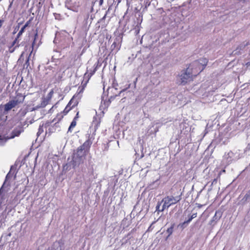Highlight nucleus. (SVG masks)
I'll use <instances>...</instances> for the list:
<instances>
[{"instance_id":"obj_1","label":"nucleus","mask_w":250,"mask_h":250,"mask_svg":"<svg viewBox=\"0 0 250 250\" xmlns=\"http://www.w3.org/2000/svg\"><path fill=\"white\" fill-rule=\"evenodd\" d=\"M94 139L93 134L89 135L88 139L82 146L78 147L76 151L73 153L72 158H68L67 163L63 166V168L69 170L71 167L75 168L83 163L86 155L89 152Z\"/></svg>"},{"instance_id":"obj_2","label":"nucleus","mask_w":250,"mask_h":250,"mask_svg":"<svg viewBox=\"0 0 250 250\" xmlns=\"http://www.w3.org/2000/svg\"><path fill=\"white\" fill-rule=\"evenodd\" d=\"M198 74L195 72L190 65L186 69L181 72L179 76V81L181 84L185 85L187 83L193 80V77Z\"/></svg>"},{"instance_id":"obj_3","label":"nucleus","mask_w":250,"mask_h":250,"mask_svg":"<svg viewBox=\"0 0 250 250\" xmlns=\"http://www.w3.org/2000/svg\"><path fill=\"white\" fill-rule=\"evenodd\" d=\"M208 61L206 58H202L191 63L189 65L198 74L205 68Z\"/></svg>"},{"instance_id":"obj_4","label":"nucleus","mask_w":250,"mask_h":250,"mask_svg":"<svg viewBox=\"0 0 250 250\" xmlns=\"http://www.w3.org/2000/svg\"><path fill=\"white\" fill-rule=\"evenodd\" d=\"M181 199L180 196L173 197V196H167L164 198L162 202L164 203L161 211H164L166 208H168L170 206L176 204Z\"/></svg>"},{"instance_id":"obj_5","label":"nucleus","mask_w":250,"mask_h":250,"mask_svg":"<svg viewBox=\"0 0 250 250\" xmlns=\"http://www.w3.org/2000/svg\"><path fill=\"white\" fill-rule=\"evenodd\" d=\"M241 158L239 150L229 151L224 156V159H226L228 164L235 161Z\"/></svg>"},{"instance_id":"obj_6","label":"nucleus","mask_w":250,"mask_h":250,"mask_svg":"<svg viewBox=\"0 0 250 250\" xmlns=\"http://www.w3.org/2000/svg\"><path fill=\"white\" fill-rule=\"evenodd\" d=\"M17 97L19 98L17 99L10 101L4 105V110L8 111L13 107H15L19 104L22 103L24 100V96H22L21 94H18Z\"/></svg>"},{"instance_id":"obj_7","label":"nucleus","mask_w":250,"mask_h":250,"mask_svg":"<svg viewBox=\"0 0 250 250\" xmlns=\"http://www.w3.org/2000/svg\"><path fill=\"white\" fill-rule=\"evenodd\" d=\"M65 7L73 12H78L80 6V2L72 0H66L64 2Z\"/></svg>"},{"instance_id":"obj_8","label":"nucleus","mask_w":250,"mask_h":250,"mask_svg":"<svg viewBox=\"0 0 250 250\" xmlns=\"http://www.w3.org/2000/svg\"><path fill=\"white\" fill-rule=\"evenodd\" d=\"M102 64V60L99 59L97 61V62L94 64L93 66V69H89L87 70V72L85 73V75L86 74H88V76L89 77H91L95 73V72L97 70V69L100 67Z\"/></svg>"},{"instance_id":"obj_9","label":"nucleus","mask_w":250,"mask_h":250,"mask_svg":"<svg viewBox=\"0 0 250 250\" xmlns=\"http://www.w3.org/2000/svg\"><path fill=\"white\" fill-rule=\"evenodd\" d=\"M77 61V59L76 56H71L67 58L65 62V67L66 69H69L76 64V62Z\"/></svg>"},{"instance_id":"obj_10","label":"nucleus","mask_w":250,"mask_h":250,"mask_svg":"<svg viewBox=\"0 0 250 250\" xmlns=\"http://www.w3.org/2000/svg\"><path fill=\"white\" fill-rule=\"evenodd\" d=\"M100 123V119L97 116H94L93 117V120L91 126L90 127V129L92 130H93L94 132H95L99 126Z\"/></svg>"},{"instance_id":"obj_11","label":"nucleus","mask_w":250,"mask_h":250,"mask_svg":"<svg viewBox=\"0 0 250 250\" xmlns=\"http://www.w3.org/2000/svg\"><path fill=\"white\" fill-rule=\"evenodd\" d=\"M222 216V213L219 211H216L212 220L210 221V224L214 225L218 222Z\"/></svg>"},{"instance_id":"obj_12","label":"nucleus","mask_w":250,"mask_h":250,"mask_svg":"<svg viewBox=\"0 0 250 250\" xmlns=\"http://www.w3.org/2000/svg\"><path fill=\"white\" fill-rule=\"evenodd\" d=\"M246 45L247 44L243 43L240 44L237 48L233 51L232 54L234 55H239L241 53V50H243Z\"/></svg>"},{"instance_id":"obj_13","label":"nucleus","mask_w":250,"mask_h":250,"mask_svg":"<svg viewBox=\"0 0 250 250\" xmlns=\"http://www.w3.org/2000/svg\"><path fill=\"white\" fill-rule=\"evenodd\" d=\"M28 24H29V22H27L24 24V25L21 27V30H20V31L19 32V33L17 36V38H19L22 34V33L24 32L25 29L26 28V27L28 26Z\"/></svg>"},{"instance_id":"obj_14","label":"nucleus","mask_w":250,"mask_h":250,"mask_svg":"<svg viewBox=\"0 0 250 250\" xmlns=\"http://www.w3.org/2000/svg\"><path fill=\"white\" fill-rule=\"evenodd\" d=\"M174 226H175V224H172L171 225L170 227H169V228H168L167 229V232L168 233V236H167V238L168 237L170 236V235H171L172 234Z\"/></svg>"},{"instance_id":"obj_15","label":"nucleus","mask_w":250,"mask_h":250,"mask_svg":"<svg viewBox=\"0 0 250 250\" xmlns=\"http://www.w3.org/2000/svg\"><path fill=\"white\" fill-rule=\"evenodd\" d=\"M190 223V222H188V220L184 221L182 223H180L178 225V228H179L182 230L185 229L188 225V224Z\"/></svg>"},{"instance_id":"obj_16","label":"nucleus","mask_w":250,"mask_h":250,"mask_svg":"<svg viewBox=\"0 0 250 250\" xmlns=\"http://www.w3.org/2000/svg\"><path fill=\"white\" fill-rule=\"evenodd\" d=\"M76 118H77V117H75L74 118V119H73V120L72 121V122H71L70 125L69 126V127L68 128V132H71V129L74 128L76 126Z\"/></svg>"},{"instance_id":"obj_17","label":"nucleus","mask_w":250,"mask_h":250,"mask_svg":"<svg viewBox=\"0 0 250 250\" xmlns=\"http://www.w3.org/2000/svg\"><path fill=\"white\" fill-rule=\"evenodd\" d=\"M38 36V35L37 34H36L35 35V38H34V40L33 41V42H32V51H31L29 56H28V58L26 61V62H27L28 61H29V58L31 57V54L32 53V52H33V47H34V46L35 45V39H36V37Z\"/></svg>"},{"instance_id":"obj_18","label":"nucleus","mask_w":250,"mask_h":250,"mask_svg":"<svg viewBox=\"0 0 250 250\" xmlns=\"http://www.w3.org/2000/svg\"><path fill=\"white\" fill-rule=\"evenodd\" d=\"M119 44L117 43V42L115 41L111 45V48L112 50L115 49V48H117V50H118L119 49V48L118 47Z\"/></svg>"},{"instance_id":"obj_19","label":"nucleus","mask_w":250,"mask_h":250,"mask_svg":"<svg viewBox=\"0 0 250 250\" xmlns=\"http://www.w3.org/2000/svg\"><path fill=\"white\" fill-rule=\"evenodd\" d=\"M43 132V125H40L38 131L37 133L38 136H39Z\"/></svg>"},{"instance_id":"obj_20","label":"nucleus","mask_w":250,"mask_h":250,"mask_svg":"<svg viewBox=\"0 0 250 250\" xmlns=\"http://www.w3.org/2000/svg\"><path fill=\"white\" fill-rule=\"evenodd\" d=\"M7 139L0 135V146H3L6 143Z\"/></svg>"},{"instance_id":"obj_21","label":"nucleus","mask_w":250,"mask_h":250,"mask_svg":"<svg viewBox=\"0 0 250 250\" xmlns=\"http://www.w3.org/2000/svg\"><path fill=\"white\" fill-rule=\"evenodd\" d=\"M162 203V201L158 202L157 205L156 207V211H157L158 213H159V212L162 211H161V209H160V208Z\"/></svg>"},{"instance_id":"obj_22","label":"nucleus","mask_w":250,"mask_h":250,"mask_svg":"<svg viewBox=\"0 0 250 250\" xmlns=\"http://www.w3.org/2000/svg\"><path fill=\"white\" fill-rule=\"evenodd\" d=\"M72 99L69 102V103L66 106V107L65 108L63 112H66V113H67L70 109V107H69V104H71V102L72 101Z\"/></svg>"},{"instance_id":"obj_23","label":"nucleus","mask_w":250,"mask_h":250,"mask_svg":"<svg viewBox=\"0 0 250 250\" xmlns=\"http://www.w3.org/2000/svg\"><path fill=\"white\" fill-rule=\"evenodd\" d=\"M244 198L246 200L250 199V190L245 194Z\"/></svg>"},{"instance_id":"obj_24","label":"nucleus","mask_w":250,"mask_h":250,"mask_svg":"<svg viewBox=\"0 0 250 250\" xmlns=\"http://www.w3.org/2000/svg\"><path fill=\"white\" fill-rule=\"evenodd\" d=\"M83 88H79L78 89V94L77 95H75L74 96H73V98H75L76 97H77L80 93H82L83 92Z\"/></svg>"},{"instance_id":"obj_25","label":"nucleus","mask_w":250,"mask_h":250,"mask_svg":"<svg viewBox=\"0 0 250 250\" xmlns=\"http://www.w3.org/2000/svg\"><path fill=\"white\" fill-rule=\"evenodd\" d=\"M197 216V214L196 213H193L191 216L190 218H189V219H188V222H191V221L194 218H195Z\"/></svg>"},{"instance_id":"obj_26","label":"nucleus","mask_w":250,"mask_h":250,"mask_svg":"<svg viewBox=\"0 0 250 250\" xmlns=\"http://www.w3.org/2000/svg\"><path fill=\"white\" fill-rule=\"evenodd\" d=\"M12 176V174L11 173V171L7 174L6 176L5 180H8L9 178H10Z\"/></svg>"},{"instance_id":"obj_27","label":"nucleus","mask_w":250,"mask_h":250,"mask_svg":"<svg viewBox=\"0 0 250 250\" xmlns=\"http://www.w3.org/2000/svg\"><path fill=\"white\" fill-rule=\"evenodd\" d=\"M219 177H217L216 178H214L213 180V181L212 182V183H211V185H213V184H215L217 183V179Z\"/></svg>"},{"instance_id":"obj_28","label":"nucleus","mask_w":250,"mask_h":250,"mask_svg":"<svg viewBox=\"0 0 250 250\" xmlns=\"http://www.w3.org/2000/svg\"><path fill=\"white\" fill-rule=\"evenodd\" d=\"M18 39L17 37L15 39V40L13 41L12 44V46H13L15 45V44H16L17 42H18Z\"/></svg>"},{"instance_id":"obj_29","label":"nucleus","mask_w":250,"mask_h":250,"mask_svg":"<svg viewBox=\"0 0 250 250\" xmlns=\"http://www.w3.org/2000/svg\"><path fill=\"white\" fill-rule=\"evenodd\" d=\"M225 172V170H222V171H220L218 174V177H219L220 175L221 174L222 172Z\"/></svg>"},{"instance_id":"obj_30","label":"nucleus","mask_w":250,"mask_h":250,"mask_svg":"<svg viewBox=\"0 0 250 250\" xmlns=\"http://www.w3.org/2000/svg\"><path fill=\"white\" fill-rule=\"evenodd\" d=\"M3 22V20H0V28L1 27L2 23Z\"/></svg>"},{"instance_id":"obj_31","label":"nucleus","mask_w":250,"mask_h":250,"mask_svg":"<svg viewBox=\"0 0 250 250\" xmlns=\"http://www.w3.org/2000/svg\"><path fill=\"white\" fill-rule=\"evenodd\" d=\"M126 89H122V90H121L119 92V93L118 94V95H119L120 94H121L122 92L123 91H125V90Z\"/></svg>"},{"instance_id":"obj_32","label":"nucleus","mask_w":250,"mask_h":250,"mask_svg":"<svg viewBox=\"0 0 250 250\" xmlns=\"http://www.w3.org/2000/svg\"><path fill=\"white\" fill-rule=\"evenodd\" d=\"M58 16H60L59 14H56V16H55V19H57L58 18Z\"/></svg>"},{"instance_id":"obj_33","label":"nucleus","mask_w":250,"mask_h":250,"mask_svg":"<svg viewBox=\"0 0 250 250\" xmlns=\"http://www.w3.org/2000/svg\"><path fill=\"white\" fill-rule=\"evenodd\" d=\"M58 16H60L59 14H56V16H55V19H57L58 18Z\"/></svg>"},{"instance_id":"obj_34","label":"nucleus","mask_w":250,"mask_h":250,"mask_svg":"<svg viewBox=\"0 0 250 250\" xmlns=\"http://www.w3.org/2000/svg\"><path fill=\"white\" fill-rule=\"evenodd\" d=\"M113 88H109H109H108V91H109V90H111V91H112V90H113Z\"/></svg>"},{"instance_id":"obj_35","label":"nucleus","mask_w":250,"mask_h":250,"mask_svg":"<svg viewBox=\"0 0 250 250\" xmlns=\"http://www.w3.org/2000/svg\"><path fill=\"white\" fill-rule=\"evenodd\" d=\"M157 131H158V128H157V129H156L154 130L155 133H156Z\"/></svg>"},{"instance_id":"obj_36","label":"nucleus","mask_w":250,"mask_h":250,"mask_svg":"<svg viewBox=\"0 0 250 250\" xmlns=\"http://www.w3.org/2000/svg\"><path fill=\"white\" fill-rule=\"evenodd\" d=\"M14 49H13L12 50L10 51V52H12L14 51Z\"/></svg>"},{"instance_id":"obj_37","label":"nucleus","mask_w":250,"mask_h":250,"mask_svg":"<svg viewBox=\"0 0 250 250\" xmlns=\"http://www.w3.org/2000/svg\"><path fill=\"white\" fill-rule=\"evenodd\" d=\"M201 206H202V205H199V206H198V207H199V208H200Z\"/></svg>"},{"instance_id":"obj_38","label":"nucleus","mask_w":250,"mask_h":250,"mask_svg":"<svg viewBox=\"0 0 250 250\" xmlns=\"http://www.w3.org/2000/svg\"><path fill=\"white\" fill-rule=\"evenodd\" d=\"M7 208V207H6V208H5V211H6Z\"/></svg>"},{"instance_id":"obj_39","label":"nucleus","mask_w":250,"mask_h":250,"mask_svg":"<svg viewBox=\"0 0 250 250\" xmlns=\"http://www.w3.org/2000/svg\"><path fill=\"white\" fill-rule=\"evenodd\" d=\"M7 208V207H6V208H5V211H6Z\"/></svg>"},{"instance_id":"obj_40","label":"nucleus","mask_w":250,"mask_h":250,"mask_svg":"<svg viewBox=\"0 0 250 250\" xmlns=\"http://www.w3.org/2000/svg\"><path fill=\"white\" fill-rule=\"evenodd\" d=\"M7 208V207H6V208H5V211H6Z\"/></svg>"},{"instance_id":"obj_41","label":"nucleus","mask_w":250,"mask_h":250,"mask_svg":"<svg viewBox=\"0 0 250 250\" xmlns=\"http://www.w3.org/2000/svg\"><path fill=\"white\" fill-rule=\"evenodd\" d=\"M129 86H130V85H129L128 86V87H127V88H129Z\"/></svg>"}]
</instances>
